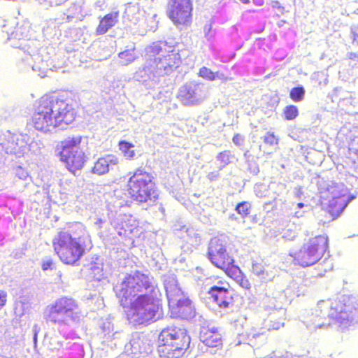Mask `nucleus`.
<instances>
[{"label":"nucleus","mask_w":358,"mask_h":358,"mask_svg":"<svg viewBox=\"0 0 358 358\" xmlns=\"http://www.w3.org/2000/svg\"><path fill=\"white\" fill-rule=\"evenodd\" d=\"M75 118L76 111L71 104L53 95L45 94L35 101L28 124L36 130L46 133L72 123Z\"/></svg>","instance_id":"f257e3e1"},{"label":"nucleus","mask_w":358,"mask_h":358,"mask_svg":"<svg viewBox=\"0 0 358 358\" xmlns=\"http://www.w3.org/2000/svg\"><path fill=\"white\" fill-rule=\"evenodd\" d=\"M85 229L80 223L67 224L59 230L52 241L55 253L62 262L77 264L85 253Z\"/></svg>","instance_id":"f03ea898"},{"label":"nucleus","mask_w":358,"mask_h":358,"mask_svg":"<svg viewBox=\"0 0 358 358\" xmlns=\"http://www.w3.org/2000/svg\"><path fill=\"white\" fill-rule=\"evenodd\" d=\"M159 290L152 289L148 294L138 295L128 306L127 317L135 324H146L156 320L162 313Z\"/></svg>","instance_id":"7ed1b4c3"},{"label":"nucleus","mask_w":358,"mask_h":358,"mask_svg":"<svg viewBox=\"0 0 358 358\" xmlns=\"http://www.w3.org/2000/svg\"><path fill=\"white\" fill-rule=\"evenodd\" d=\"M207 255L210 262L216 268L223 271L228 277L234 280L242 287L250 288L249 280L240 268L234 264L235 261L227 252L226 243L223 240L218 238H212Z\"/></svg>","instance_id":"20e7f679"},{"label":"nucleus","mask_w":358,"mask_h":358,"mask_svg":"<svg viewBox=\"0 0 358 358\" xmlns=\"http://www.w3.org/2000/svg\"><path fill=\"white\" fill-rule=\"evenodd\" d=\"M191 337L184 329L169 326L158 337L157 352L161 358H180L189 347Z\"/></svg>","instance_id":"39448f33"},{"label":"nucleus","mask_w":358,"mask_h":358,"mask_svg":"<svg viewBox=\"0 0 358 358\" xmlns=\"http://www.w3.org/2000/svg\"><path fill=\"white\" fill-rule=\"evenodd\" d=\"M129 174L125 191L133 201L144 203L157 199V186L152 173L138 167Z\"/></svg>","instance_id":"423d86ee"},{"label":"nucleus","mask_w":358,"mask_h":358,"mask_svg":"<svg viewBox=\"0 0 358 358\" xmlns=\"http://www.w3.org/2000/svg\"><path fill=\"white\" fill-rule=\"evenodd\" d=\"M327 236L319 235L309 238L299 250L289 252L293 262L302 267H308L320 261L328 251Z\"/></svg>","instance_id":"0eeeda50"},{"label":"nucleus","mask_w":358,"mask_h":358,"mask_svg":"<svg viewBox=\"0 0 358 358\" xmlns=\"http://www.w3.org/2000/svg\"><path fill=\"white\" fill-rule=\"evenodd\" d=\"M83 136L72 134L61 141L59 159L73 174L80 171L87 161L85 152L80 148Z\"/></svg>","instance_id":"6e6552de"},{"label":"nucleus","mask_w":358,"mask_h":358,"mask_svg":"<svg viewBox=\"0 0 358 358\" xmlns=\"http://www.w3.org/2000/svg\"><path fill=\"white\" fill-rule=\"evenodd\" d=\"M152 52L159 56L150 59L143 67V71L150 73H159L164 71L166 73L178 68L181 59L178 52L168 45L166 43L155 44L152 47Z\"/></svg>","instance_id":"1a4fd4ad"},{"label":"nucleus","mask_w":358,"mask_h":358,"mask_svg":"<svg viewBox=\"0 0 358 358\" xmlns=\"http://www.w3.org/2000/svg\"><path fill=\"white\" fill-rule=\"evenodd\" d=\"M78 318V306L71 298L62 296L57 299L47 308V321L59 325L68 324L70 320Z\"/></svg>","instance_id":"9d476101"},{"label":"nucleus","mask_w":358,"mask_h":358,"mask_svg":"<svg viewBox=\"0 0 358 358\" xmlns=\"http://www.w3.org/2000/svg\"><path fill=\"white\" fill-rule=\"evenodd\" d=\"M167 296L171 317L189 320L195 316L196 310L192 301L179 289L168 291Z\"/></svg>","instance_id":"9b49d317"},{"label":"nucleus","mask_w":358,"mask_h":358,"mask_svg":"<svg viewBox=\"0 0 358 358\" xmlns=\"http://www.w3.org/2000/svg\"><path fill=\"white\" fill-rule=\"evenodd\" d=\"M152 289L157 288L153 287L150 278L140 271H136L125 277L121 283L120 294L127 299L128 295L148 289L150 291Z\"/></svg>","instance_id":"f8f14e48"},{"label":"nucleus","mask_w":358,"mask_h":358,"mask_svg":"<svg viewBox=\"0 0 358 358\" xmlns=\"http://www.w3.org/2000/svg\"><path fill=\"white\" fill-rule=\"evenodd\" d=\"M29 136L27 134H9L1 143V145L7 154L20 157L29 151Z\"/></svg>","instance_id":"ddd939ff"},{"label":"nucleus","mask_w":358,"mask_h":358,"mask_svg":"<svg viewBox=\"0 0 358 358\" xmlns=\"http://www.w3.org/2000/svg\"><path fill=\"white\" fill-rule=\"evenodd\" d=\"M192 4L170 6L168 16L173 24L180 29L190 26L192 21Z\"/></svg>","instance_id":"4468645a"},{"label":"nucleus","mask_w":358,"mask_h":358,"mask_svg":"<svg viewBox=\"0 0 358 358\" xmlns=\"http://www.w3.org/2000/svg\"><path fill=\"white\" fill-rule=\"evenodd\" d=\"M115 229L119 236L128 238L138 237L141 234L139 222L131 215H124Z\"/></svg>","instance_id":"2eb2a0df"},{"label":"nucleus","mask_w":358,"mask_h":358,"mask_svg":"<svg viewBox=\"0 0 358 358\" xmlns=\"http://www.w3.org/2000/svg\"><path fill=\"white\" fill-rule=\"evenodd\" d=\"M210 298L220 308H227L232 302L233 297L228 288L222 286H213L208 291Z\"/></svg>","instance_id":"dca6fc26"},{"label":"nucleus","mask_w":358,"mask_h":358,"mask_svg":"<svg viewBox=\"0 0 358 358\" xmlns=\"http://www.w3.org/2000/svg\"><path fill=\"white\" fill-rule=\"evenodd\" d=\"M119 163L117 157L113 155H107L99 157L92 167V173L101 176L109 171V166L117 165Z\"/></svg>","instance_id":"f3484780"},{"label":"nucleus","mask_w":358,"mask_h":358,"mask_svg":"<svg viewBox=\"0 0 358 358\" xmlns=\"http://www.w3.org/2000/svg\"><path fill=\"white\" fill-rule=\"evenodd\" d=\"M201 340L208 348H218L222 344V335L217 329H203Z\"/></svg>","instance_id":"a211bd4d"},{"label":"nucleus","mask_w":358,"mask_h":358,"mask_svg":"<svg viewBox=\"0 0 358 358\" xmlns=\"http://www.w3.org/2000/svg\"><path fill=\"white\" fill-rule=\"evenodd\" d=\"M119 12H112L105 15L99 21L96 28V35L105 34L110 28L114 27L118 22Z\"/></svg>","instance_id":"6ab92c4d"},{"label":"nucleus","mask_w":358,"mask_h":358,"mask_svg":"<svg viewBox=\"0 0 358 358\" xmlns=\"http://www.w3.org/2000/svg\"><path fill=\"white\" fill-rule=\"evenodd\" d=\"M346 206L345 196H338L332 198L326 208L327 211L334 217L338 216Z\"/></svg>","instance_id":"aec40b11"},{"label":"nucleus","mask_w":358,"mask_h":358,"mask_svg":"<svg viewBox=\"0 0 358 358\" xmlns=\"http://www.w3.org/2000/svg\"><path fill=\"white\" fill-rule=\"evenodd\" d=\"M119 150L122 152L123 156L129 160L134 159L136 155L135 150L133 149L134 145L126 141H120L118 143Z\"/></svg>","instance_id":"412c9836"},{"label":"nucleus","mask_w":358,"mask_h":358,"mask_svg":"<svg viewBox=\"0 0 358 358\" xmlns=\"http://www.w3.org/2000/svg\"><path fill=\"white\" fill-rule=\"evenodd\" d=\"M282 115L285 120H293L299 115L298 107L292 104L288 105L284 108Z\"/></svg>","instance_id":"4be33fe9"},{"label":"nucleus","mask_w":358,"mask_h":358,"mask_svg":"<svg viewBox=\"0 0 358 358\" xmlns=\"http://www.w3.org/2000/svg\"><path fill=\"white\" fill-rule=\"evenodd\" d=\"M235 210L242 218H245L250 213L251 204L248 201L239 202L237 203Z\"/></svg>","instance_id":"5701e85b"},{"label":"nucleus","mask_w":358,"mask_h":358,"mask_svg":"<svg viewBox=\"0 0 358 358\" xmlns=\"http://www.w3.org/2000/svg\"><path fill=\"white\" fill-rule=\"evenodd\" d=\"M305 90L302 86L293 87L289 92V97L294 102H299L304 98Z\"/></svg>","instance_id":"b1692460"},{"label":"nucleus","mask_w":358,"mask_h":358,"mask_svg":"<svg viewBox=\"0 0 358 358\" xmlns=\"http://www.w3.org/2000/svg\"><path fill=\"white\" fill-rule=\"evenodd\" d=\"M233 157L231 152L229 150H225L220 152L217 156V160L222 164V166L224 167L231 163V159Z\"/></svg>","instance_id":"393cba45"},{"label":"nucleus","mask_w":358,"mask_h":358,"mask_svg":"<svg viewBox=\"0 0 358 358\" xmlns=\"http://www.w3.org/2000/svg\"><path fill=\"white\" fill-rule=\"evenodd\" d=\"M263 141L266 145L269 146L278 147L279 143V138L275 135L273 132L268 131L263 137Z\"/></svg>","instance_id":"a878e982"},{"label":"nucleus","mask_w":358,"mask_h":358,"mask_svg":"<svg viewBox=\"0 0 358 358\" xmlns=\"http://www.w3.org/2000/svg\"><path fill=\"white\" fill-rule=\"evenodd\" d=\"M199 76L210 81L215 80L217 77L216 73L213 72L210 69L205 66L199 69Z\"/></svg>","instance_id":"bb28decb"},{"label":"nucleus","mask_w":358,"mask_h":358,"mask_svg":"<svg viewBox=\"0 0 358 358\" xmlns=\"http://www.w3.org/2000/svg\"><path fill=\"white\" fill-rule=\"evenodd\" d=\"M134 50V49H133L132 50H127L121 52L119 54L120 58L123 60L122 62L124 64L130 63L135 59V57L132 52Z\"/></svg>","instance_id":"cd10ccee"},{"label":"nucleus","mask_w":358,"mask_h":358,"mask_svg":"<svg viewBox=\"0 0 358 358\" xmlns=\"http://www.w3.org/2000/svg\"><path fill=\"white\" fill-rule=\"evenodd\" d=\"M232 141L236 145L241 146L243 143L244 137L240 134L236 133L234 135L232 138Z\"/></svg>","instance_id":"c85d7f7f"},{"label":"nucleus","mask_w":358,"mask_h":358,"mask_svg":"<svg viewBox=\"0 0 358 358\" xmlns=\"http://www.w3.org/2000/svg\"><path fill=\"white\" fill-rule=\"evenodd\" d=\"M8 295L6 291L0 290V310L6 306L7 303Z\"/></svg>","instance_id":"c756f323"},{"label":"nucleus","mask_w":358,"mask_h":358,"mask_svg":"<svg viewBox=\"0 0 358 358\" xmlns=\"http://www.w3.org/2000/svg\"><path fill=\"white\" fill-rule=\"evenodd\" d=\"M55 263L52 259L45 260L41 264V268L43 271H47L48 269H52L54 268Z\"/></svg>","instance_id":"7c9ffc66"},{"label":"nucleus","mask_w":358,"mask_h":358,"mask_svg":"<svg viewBox=\"0 0 358 358\" xmlns=\"http://www.w3.org/2000/svg\"><path fill=\"white\" fill-rule=\"evenodd\" d=\"M212 29V24L210 22H206L203 27V32L206 38H210V33Z\"/></svg>","instance_id":"2f4dec72"},{"label":"nucleus","mask_w":358,"mask_h":358,"mask_svg":"<svg viewBox=\"0 0 358 358\" xmlns=\"http://www.w3.org/2000/svg\"><path fill=\"white\" fill-rule=\"evenodd\" d=\"M296 236V232L293 229H287L283 234V238L287 240H292Z\"/></svg>","instance_id":"473e14b6"},{"label":"nucleus","mask_w":358,"mask_h":358,"mask_svg":"<svg viewBox=\"0 0 358 358\" xmlns=\"http://www.w3.org/2000/svg\"><path fill=\"white\" fill-rule=\"evenodd\" d=\"M170 6H179L182 4H192L191 0H170Z\"/></svg>","instance_id":"72a5a7b5"},{"label":"nucleus","mask_w":358,"mask_h":358,"mask_svg":"<svg viewBox=\"0 0 358 358\" xmlns=\"http://www.w3.org/2000/svg\"><path fill=\"white\" fill-rule=\"evenodd\" d=\"M252 271H253V272L256 273L258 275L264 273V270L262 269V268L258 267V264H252Z\"/></svg>","instance_id":"f704fd0d"},{"label":"nucleus","mask_w":358,"mask_h":358,"mask_svg":"<svg viewBox=\"0 0 358 358\" xmlns=\"http://www.w3.org/2000/svg\"><path fill=\"white\" fill-rule=\"evenodd\" d=\"M218 174L214 172H210L208 174V178L210 180H214L217 178Z\"/></svg>","instance_id":"c9c22d12"},{"label":"nucleus","mask_w":358,"mask_h":358,"mask_svg":"<svg viewBox=\"0 0 358 358\" xmlns=\"http://www.w3.org/2000/svg\"><path fill=\"white\" fill-rule=\"evenodd\" d=\"M352 43L358 45V34L354 32L352 36Z\"/></svg>","instance_id":"e433bc0d"},{"label":"nucleus","mask_w":358,"mask_h":358,"mask_svg":"<svg viewBox=\"0 0 358 358\" xmlns=\"http://www.w3.org/2000/svg\"><path fill=\"white\" fill-rule=\"evenodd\" d=\"M349 57L352 59H355L357 57V55L355 52H351L349 54Z\"/></svg>","instance_id":"4c0bfd02"},{"label":"nucleus","mask_w":358,"mask_h":358,"mask_svg":"<svg viewBox=\"0 0 358 358\" xmlns=\"http://www.w3.org/2000/svg\"><path fill=\"white\" fill-rule=\"evenodd\" d=\"M303 206H304V204H303V203H297V207H298L299 208H303Z\"/></svg>","instance_id":"58836bf2"}]
</instances>
